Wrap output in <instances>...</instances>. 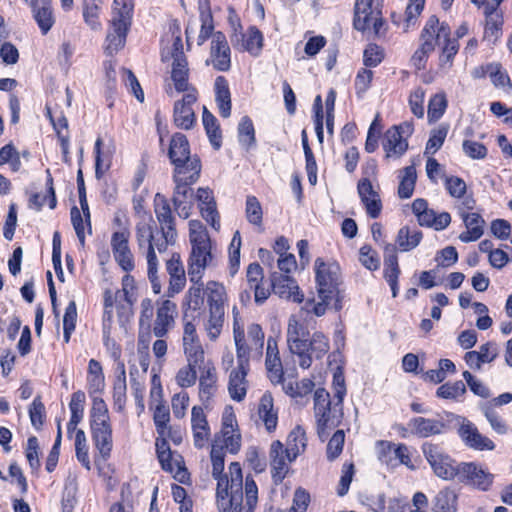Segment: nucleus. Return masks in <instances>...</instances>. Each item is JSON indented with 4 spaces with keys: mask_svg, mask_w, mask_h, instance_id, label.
<instances>
[{
    "mask_svg": "<svg viewBox=\"0 0 512 512\" xmlns=\"http://www.w3.org/2000/svg\"><path fill=\"white\" fill-rule=\"evenodd\" d=\"M169 157L175 166L178 179L199 178L200 160L196 156H190L189 142L184 134L176 133L172 136Z\"/></svg>",
    "mask_w": 512,
    "mask_h": 512,
    "instance_id": "nucleus-7",
    "label": "nucleus"
},
{
    "mask_svg": "<svg viewBox=\"0 0 512 512\" xmlns=\"http://www.w3.org/2000/svg\"><path fill=\"white\" fill-rule=\"evenodd\" d=\"M239 142L246 147H250L255 142V131L251 119L243 117L238 125Z\"/></svg>",
    "mask_w": 512,
    "mask_h": 512,
    "instance_id": "nucleus-64",
    "label": "nucleus"
},
{
    "mask_svg": "<svg viewBox=\"0 0 512 512\" xmlns=\"http://www.w3.org/2000/svg\"><path fill=\"white\" fill-rule=\"evenodd\" d=\"M166 270L170 277V288H181L185 286L187 277L180 255L174 253L166 263Z\"/></svg>",
    "mask_w": 512,
    "mask_h": 512,
    "instance_id": "nucleus-45",
    "label": "nucleus"
},
{
    "mask_svg": "<svg viewBox=\"0 0 512 512\" xmlns=\"http://www.w3.org/2000/svg\"><path fill=\"white\" fill-rule=\"evenodd\" d=\"M281 298L304 303L303 309L316 316H322L328 309L342 308L343 296L340 290H281Z\"/></svg>",
    "mask_w": 512,
    "mask_h": 512,
    "instance_id": "nucleus-4",
    "label": "nucleus"
},
{
    "mask_svg": "<svg viewBox=\"0 0 512 512\" xmlns=\"http://www.w3.org/2000/svg\"><path fill=\"white\" fill-rule=\"evenodd\" d=\"M458 435L466 447L475 451H492L495 443L480 433L478 428L469 420L463 419L458 428Z\"/></svg>",
    "mask_w": 512,
    "mask_h": 512,
    "instance_id": "nucleus-21",
    "label": "nucleus"
},
{
    "mask_svg": "<svg viewBox=\"0 0 512 512\" xmlns=\"http://www.w3.org/2000/svg\"><path fill=\"white\" fill-rule=\"evenodd\" d=\"M279 270L283 273L281 278L283 284L280 288H299L297 282L292 277V273L297 270V261L293 254L284 255L278 258L277 261Z\"/></svg>",
    "mask_w": 512,
    "mask_h": 512,
    "instance_id": "nucleus-46",
    "label": "nucleus"
},
{
    "mask_svg": "<svg viewBox=\"0 0 512 512\" xmlns=\"http://www.w3.org/2000/svg\"><path fill=\"white\" fill-rule=\"evenodd\" d=\"M24 2L31 7L34 19L41 32L46 34L54 24L51 0H28Z\"/></svg>",
    "mask_w": 512,
    "mask_h": 512,
    "instance_id": "nucleus-33",
    "label": "nucleus"
},
{
    "mask_svg": "<svg viewBox=\"0 0 512 512\" xmlns=\"http://www.w3.org/2000/svg\"><path fill=\"white\" fill-rule=\"evenodd\" d=\"M191 252L188 258V279L193 286H204L205 270L213 265L214 255L210 236L205 226L197 220L189 222Z\"/></svg>",
    "mask_w": 512,
    "mask_h": 512,
    "instance_id": "nucleus-3",
    "label": "nucleus"
},
{
    "mask_svg": "<svg viewBox=\"0 0 512 512\" xmlns=\"http://www.w3.org/2000/svg\"><path fill=\"white\" fill-rule=\"evenodd\" d=\"M215 100L222 117L227 118L231 114V95L228 83L223 76L215 80Z\"/></svg>",
    "mask_w": 512,
    "mask_h": 512,
    "instance_id": "nucleus-42",
    "label": "nucleus"
},
{
    "mask_svg": "<svg viewBox=\"0 0 512 512\" xmlns=\"http://www.w3.org/2000/svg\"><path fill=\"white\" fill-rule=\"evenodd\" d=\"M182 347L187 362L203 363L205 352L197 333L196 325L184 316Z\"/></svg>",
    "mask_w": 512,
    "mask_h": 512,
    "instance_id": "nucleus-17",
    "label": "nucleus"
},
{
    "mask_svg": "<svg viewBox=\"0 0 512 512\" xmlns=\"http://www.w3.org/2000/svg\"><path fill=\"white\" fill-rule=\"evenodd\" d=\"M433 512H456L457 494L450 488L440 490L432 500Z\"/></svg>",
    "mask_w": 512,
    "mask_h": 512,
    "instance_id": "nucleus-43",
    "label": "nucleus"
},
{
    "mask_svg": "<svg viewBox=\"0 0 512 512\" xmlns=\"http://www.w3.org/2000/svg\"><path fill=\"white\" fill-rule=\"evenodd\" d=\"M458 481L481 491H488L494 481V475L477 462H460Z\"/></svg>",
    "mask_w": 512,
    "mask_h": 512,
    "instance_id": "nucleus-15",
    "label": "nucleus"
},
{
    "mask_svg": "<svg viewBox=\"0 0 512 512\" xmlns=\"http://www.w3.org/2000/svg\"><path fill=\"white\" fill-rule=\"evenodd\" d=\"M398 196L408 199L413 195L417 173L413 165L407 166L399 172Z\"/></svg>",
    "mask_w": 512,
    "mask_h": 512,
    "instance_id": "nucleus-47",
    "label": "nucleus"
},
{
    "mask_svg": "<svg viewBox=\"0 0 512 512\" xmlns=\"http://www.w3.org/2000/svg\"><path fill=\"white\" fill-rule=\"evenodd\" d=\"M217 392V373L212 365H206L201 369L199 378V398L204 404H208Z\"/></svg>",
    "mask_w": 512,
    "mask_h": 512,
    "instance_id": "nucleus-36",
    "label": "nucleus"
},
{
    "mask_svg": "<svg viewBox=\"0 0 512 512\" xmlns=\"http://www.w3.org/2000/svg\"><path fill=\"white\" fill-rule=\"evenodd\" d=\"M485 28L483 39L495 43L502 35V26L504 23L502 12L484 14Z\"/></svg>",
    "mask_w": 512,
    "mask_h": 512,
    "instance_id": "nucleus-48",
    "label": "nucleus"
},
{
    "mask_svg": "<svg viewBox=\"0 0 512 512\" xmlns=\"http://www.w3.org/2000/svg\"><path fill=\"white\" fill-rule=\"evenodd\" d=\"M485 418L489 422L491 428L499 435L507 434L509 427L506 421L489 405L482 407Z\"/></svg>",
    "mask_w": 512,
    "mask_h": 512,
    "instance_id": "nucleus-61",
    "label": "nucleus"
},
{
    "mask_svg": "<svg viewBox=\"0 0 512 512\" xmlns=\"http://www.w3.org/2000/svg\"><path fill=\"white\" fill-rule=\"evenodd\" d=\"M265 365L270 380L273 383H279L283 377V367L279 356L277 341L272 337L267 339Z\"/></svg>",
    "mask_w": 512,
    "mask_h": 512,
    "instance_id": "nucleus-34",
    "label": "nucleus"
},
{
    "mask_svg": "<svg viewBox=\"0 0 512 512\" xmlns=\"http://www.w3.org/2000/svg\"><path fill=\"white\" fill-rule=\"evenodd\" d=\"M86 396L83 391H76L72 394L71 400L69 403V409L71 412L72 424H79L84 417V408H85Z\"/></svg>",
    "mask_w": 512,
    "mask_h": 512,
    "instance_id": "nucleus-59",
    "label": "nucleus"
},
{
    "mask_svg": "<svg viewBox=\"0 0 512 512\" xmlns=\"http://www.w3.org/2000/svg\"><path fill=\"white\" fill-rule=\"evenodd\" d=\"M131 20L132 18L124 16L119 12L111 13L109 30L105 41V51L107 54L113 55L125 46Z\"/></svg>",
    "mask_w": 512,
    "mask_h": 512,
    "instance_id": "nucleus-16",
    "label": "nucleus"
},
{
    "mask_svg": "<svg viewBox=\"0 0 512 512\" xmlns=\"http://www.w3.org/2000/svg\"><path fill=\"white\" fill-rule=\"evenodd\" d=\"M155 203V214L162 234L171 241L176 229L170 206L164 198H156Z\"/></svg>",
    "mask_w": 512,
    "mask_h": 512,
    "instance_id": "nucleus-40",
    "label": "nucleus"
},
{
    "mask_svg": "<svg viewBox=\"0 0 512 512\" xmlns=\"http://www.w3.org/2000/svg\"><path fill=\"white\" fill-rule=\"evenodd\" d=\"M224 451L221 449L211 448L210 458L212 463V476L217 480V486L219 480L227 479L230 480V472L224 473Z\"/></svg>",
    "mask_w": 512,
    "mask_h": 512,
    "instance_id": "nucleus-60",
    "label": "nucleus"
},
{
    "mask_svg": "<svg viewBox=\"0 0 512 512\" xmlns=\"http://www.w3.org/2000/svg\"><path fill=\"white\" fill-rule=\"evenodd\" d=\"M450 33L449 25L446 22H440L435 15H432L425 23L421 40L430 42L435 47L436 44L440 45L442 41L448 40Z\"/></svg>",
    "mask_w": 512,
    "mask_h": 512,
    "instance_id": "nucleus-31",
    "label": "nucleus"
},
{
    "mask_svg": "<svg viewBox=\"0 0 512 512\" xmlns=\"http://www.w3.org/2000/svg\"><path fill=\"white\" fill-rule=\"evenodd\" d=\"M75 452L77 460L86 468L90 469V459L88 455V445L85 432L77 430L75 435Z\"/></svg>",
    "mask_w": 512,
    "mask_h": 512,
    "instance_id": "nucleus-62",
    "label": "nucleus"
},
{
    "mask_svg": "<svg viewBox=\"0 0 512 512\" xmlns=\"http://www.w3.org/2000/svg\"><path fill=\"white\" fill-rule=\"evenodd\" d=\"M90 427L95 447L103 459L109 458L113 446L111 423Z\"/></svg>",
    "mask_w": 512,
    "mask_h": 512,
    "instance_id": "nucleus-37",
    "label": "nucleus"
},
{
    "mask_svg": "<svg viewBox=\"0 0 512 512\" xmlns=\"http://www.w3.org/2000/svg\"><path fill=\"white\" fill-rule=\"evenodd\" d=\"M463 221L466 231L459 235V239L464 243L478 240L483 235L484 220L477 213H467L463 215Z\"/></svg>",
    "mask_w": 512,
    "mask_h": 512,
    "instance_id": "nucleus-41",
    "label": "nucleus"
},
{
    "mask_svg": "<svg viewBox=\"0 0 512 512\" xmlns=\"http://www.w3.org/2000/svg\"><path fill=\"white\" fill-rule=\"evenodd\" d=\"M422 452L436 477L445 481L458 478L460 463L454 460L443 448L436 444L425 443L422 446Z\"/></svg>",
    "mask_w": 512,
    "mask_h": 512,
    "instance_id": "nucleus-10",
    "label": "nucleus"
},
{
    "mask_svg": "<svg viewBox=\"0 0 512 512\" xmlns=\"http://www.w3.org/2000/svg\"><path fill=\"white\" fill-rule=\"evenodd\" d=\"M311 358L322 359L330 350L329 338L322 332L316 331L308 340Z\"/></svg>",
    "mask_w": 512,
    "mask_h": 512,
    "instance_id": "nucleus-51",
    "label": "nucleus"
},
{
    "mask_svg": "<svg viewBox=\"0 0 512 512\" xmlns=\"http://www.w3.org/2000/svg\"><path fill=\"white\" fill-rule=\"evenodd\" d=\"M154 312V301L151 298H144L141 301V313L139 318L140 333L138 337V349L148 348L149 334L161 338L165 336L175 325L177 316L176 304L168 299L159 303L156 311V318L151 324Z\"/></svg>",
    "mask_w": 512,
    "mask_h": 512,
    "instance_id": "nucleus-2",
    "label": "nucleus"
},
{
    "mask_svg": "<svg viewBox=\"0 0 512 512\" xmlns=\"http://www.w3.org/2000/svg\"><path fill=\"white\" fill-rule=\"evenodd\" d=\"M102 5L90 1L83 2V19L91 30L100 31L102 29V24L99 20Z\"/></svg>",
    "mask_w": 512,
    "mask_h": 512,
    "instance_id": "nucleus-57",
    "label": "nucleus"
},
{
    "mask_svg": "<svg viewBox=\"0 0 512 512\" xmlns=\"http://www.w3.org/2000/svg\"><path fill=\"white\" fill-rule=\"evenodd\" d=\"M357 191L367 214L371 218H377L381 213L382 203L371 181L368 178L361 179L358 183Z\"/></svg>",
    "mask_w": 512,
    "mask_h": 512,
    "instance_id": "nucleus-29",
    "label": "nucleus"
},
{
    "mask_svg": "<svg viewBox=\"0 0 512 512\" xmlns=\"http://www.w3.org/2000/svg\"><path fill=\"white\" fill-rule=\"evenodd\" d=\"M307 446V438L304 429L301 426H296L288 435L286 448L288 455L292 459H296L303 453Z\"/></svg>",
    "mask_w": 512,
    "mask_h": 512,
    "instance_id": "nucleus-44",
    "label": "nucleus"
},
{
    "mask_svg": "<svg viewBox=\"0 0 512 512\" xmlns=\"http://www.w3.org/2000/svg\"><path fill=\"white\" fill-rule=\"evenodd\" d=\"M447 107V100L444 93L435 94L428 104V119L436 121L442 117Z\"/></svg>",
    "mask_w": 512,
    "mask_h": 512,
    "instance_id": "nucleus-63",
    "label": "nucleus"
},
{
    "mask_svg": "<svg viewBox=\"0 0 512 512\" xmlns=\"http://www.w3.org/2000/svg\"><path fill=\"white\" fill-rule=\"evenodd\" d=\"M248 370L249 366L242 367L240 364H237V367L231 371L228 390L233 400L242 401L245 398L247 392L246 375Z\"/></svg>",
    "mask_w": 512,
    "mask_h": 512,
    "instance_id": "nucleus-39",
    "label": "nucleus"
},
{
    "mask_svg": "<svg viewBox=\"0 0 512 512\" xmlns=\"http://www.w3.org/2000/svg\"><path fill=\"white\" fill-rule=\"evenodd\" d=\"M136 290H107L104 297L105 313L110 317L115 308L119 316L130 314L137 299Z\"/></svg>",
    "mask_w": 512,
    "mask_h": 512,
    "instance_id": "nucleus-23",
    "label": "nucleus"
},
{
    "mask_svg": "<svg viewBox=\"0 0 512 512\" xmlns=\"http://www.w3.org/2000/svg\"><path fill=\"white\" fill-rule=\"evenodd\" d=\"M224 295L219 290L208 293V312L203 318L202 328L210 342H216L225 325Z\"/></svg>",
    "mask_w": 512,
    "mask_h": 512,
    "instance_id": "nucleus-11",
    "label": "nucleus"
},
{
    "mask_svg": "<svg viewBox=\"0 0 512 512\" xmlns=\"http://www.w3.org/2000/svg\"><path fill=\"white\" fill-rule=\"evenodd\" d=\"M336 404L331 407L330 396L324 389H317L314 393V415L319 438L325 440L329 434L340 425L342 420L341 408Z\"/></svg>",
    "mask_w": 512,
    "mask_h": 512,
    "instance_id": "nucleus-8",
    "label": "nucleus"
},
{
    "mask_svg": "<svg viewBox=\"0 0 512 512\" xmlns=\"http://www.w3.org/2000/svg\"><path fill=\"white\" fill-rule=\"evenodd\" d=\"M130 232L112 233L111 248L116 262L124 271L134 269V257L129 247Z\"/></svg>",
    "mask_w": 512,
    "mask_h": 512,
    "instance_id": "nucleus-26",
    "label": "nucleus"
},
{
    "mask_svg": "<svg viewBox=\"0 0 512 512\" xmlns=\"http://www.w3.org/2000/svg\"><path fill=\"white\" fill-rule=\"evenodd\" d=\"M315 279L321 288H337L342 284V273L338 263L317 258L314 262Z\"/></svg>",
    "mask_w": 512,
    "mask_h": 512,
    "instance_id": "nucleus-24",
    "label": "nucleus"
},
{
    "mask_svg": "<svg viewBox=\"0 0 512 512\" xmlns=\"http://www.w3.org/2000/svg\"><path fill=\"white\" fill-rule=\"evenodd\" d=\"M354 28L362 32L381 33L383 19L381 12L372 7V0H356L354 6Z\"/></svg>",
    "mask_w": 512,
    "mask_h": 512,
    "instance_id": "nucleus-13",
    "label": "nucleus"
},
{
    "mask_svg": "<svg viewBox=\"0 0 512 512\" xmlns=\"http://www.w3.org/2000/svg\"><path fill=\"white\" fill-rule=\"evenodd\" d=\"M174 53L173 62H172V71H171V80L173 82L174 88L177 92H186L188 93L191 90H195L191 88L188 83V63L185 55L183 54L182 41L179 36L175 37L174 43Z\"/></svg>",
    "mask_w": 512,
    "mask_h": 512,
    "instance_id": "nucleus-18",
    "label": "nucleus"
},
{
    "mask_svg": "<svg viewBox=\"0 0 512 512\" xmlns=\"http://www.w3.org/2000/svg\"><path fill=\"white\" fill-rule=\"evenodd\" d=\"M230 480L221 479L216 488V502L220 512H254L258 503V487L247 476L243 483L242 469L238 462L229 465Z\"/></svg>",
    "mask_w": 512,
    "mask_h": 512,
    "instance_id": "nucleus-1",
    "label": "nucleus"
},
{
    "mask_svg": "<svg viewBox=\"0 0 512 512\" xmlns=\"http://www.w3.org/2000/svg\"><path fill=\"white\" fill-rule=\"evenodd\" d=\"M191 430L193 443L196 448H203L207 445L211 429L201 406H194L191 410Z\"/></svg>",
    "mask_w": 512,
    "mask_h": 512,
    "instance_id": "nucleus-28",
    "label": "nucleus"
},
{
    "mask_svg": "<svg viewBox=\"0 0 512 512\" xmlns=\"http://www.w3.org/2000/svg\"><path fill=\"white\" fill-rule=\"evenodd\" d=\"M198 179H178L177 171L174 173V181L176 183L174 195H173V203L178 215L184 219H187L193 207V191L190 188V185L196 182Z\"/></svg>",
    "mask_w": 512,
    "mask_h": 512,
    "instance_id": "nucleus-22",
    "label": "nucleus"
},
{
    "mask_svg": "<svg viewBox=\"0 0 512 512\" xmlns=\"http://www.w3.org/2000/svg\"><path fill=\"white\" fill-rule=\"evenodd\" d=\"M264 332L259 324L252 323L248 326L247 337L239 320L233 321V339L236 348L237 364L242 367L249 366L251 359H260L264 347Z\"/></svg>",
    "mask_w": 512,
    "mask_h": 512,
    "instance_id": "nucleus-5",
    "label": "nucleus"
},
{
    "mask_svg": "<svg viewBox=\"0 0 512 512\" xmlns=\"http://www.w3.org/2000/svg\"><path fill=\"white\" fill-rule=\"evenodd\" d=\"M196 200L198 201L200 213L205 221L215 230H219V214L212 191L208 188H199L197 190Z\"/></svg>",
    "mask_w": 512,
    "mask_h": 512,
    "instance_id": "nucleus-30",
    "label": "nucleus"
},
{
    "mask_svg": "<svg viewBox=\"0 0 512 512\" xmlns=\"http://www.w3.org/2000/svg\"><path fill=\"white\" fill-rule=\"evenodd\" d=\"M162 388L156 375L153 377V387L151 389L152 404H154L153 420L157 434L160 436H170L171 428L168 426L170 421V412L168 407L161 400Z\"/></svg>",
    "mask_w": 512,
    "mask_h": 512,
    "instance_id": "nucleus-20",
    "label": "nucleus"
},
{
    "mask_svg": "<svg viewBox=\"0 0 512 512\" xmlns=\"http://www.w3.org/2000/svg\"><path fill=\"white\" fill-rule=\"evenodd\" d=\"M309 335L310 332L303 314H292L287 322L286 341L289 351L294 357V362L303 369H308L312 365L308 348Z\"/></svg>",
    "mask_w": 512,
    "mask_h": 512,
    "instance_id": "nucleus-6",
    "label": "nucleus"
},
{
    "mask_svg": "<svg viewBox=\"0 0 512 512\" xmlns=\"http://www.w3.org/2000/svg\"><path fill=\"white\" fill-rule=\"evenodd\" d=\"M257 414L266 431L274 432L278 423V412L274 409L273 397L270 393H265L260 398Z\"/></svg>",
    "mask_w": 512,
    "mask_h": 512,
    "instance_id": "nucleus-35",
    "label": "nucleus"
},
{
    "mask_svg": "<svg viewBox=\"0 0 512 512\" xmlns=\"http://www.w3.org/2000/svg\"><path fill=\"white\" fill-rule=\"evenodd\" d=\"M449 131V126L447 124H440L437 128L433 129L430 134V138L426 144L425 154H434L436 153L441 146L443 145L447 134Z\"/></svg>",
    "mask_w": 512,
    "mask_h": 512,
    "instance_id": "nucleus-58",
    "label": "nucleus"
},
{
    "mask_svg": "<svg viewBox=\"0 0 512 512\" xmlns=\"http://www.w3.org/2000/svg\"><path fill=\"white\" fill-rule=\"evenodd\" d=\"M202 121L212 145L218 149L221 142V132L218 121L206 107H203Z\"/></svg>",
    "mask_w": 512,
    "mask_h": 512,
    "instance_id": "nucleus-53",
    "label": "nucleus"
},
{
    "mask_svg": "<svg viewBox=\"0 0 512 512\" xmlns=\"http://www.w3.org/2000/svg\"><path fill=\"white\" fill-rule=\"evenodd\" d=\"M422 234L418 230L402 227L397 235V244L403 251H410L419 245Z\"/></svg>",
    "mask_w": 512,
    "mask_h": 512,
    "instance_id": "nucleus-55",
    "label": "nucleus"
},
{
    "mask_svg": "<svg viewBox=\"0 0 512 512\" xmlns=\"http://www.w3.org/2000/svg\"><path fill=\"white\" fill-rule=\"evenodd\" d=\"M197 100L196 90L186 93L182 100L174 105V123L181 129H190L195 123V113L192 105Z\"/></svg>",
    "mask_w": 512,
    "mask_h": 512,
    "instance_id": "nucleus-27",
    "label": "nucleus"
},
{
    "mask_svg": "<svg viewBox=\"0 0 512 512\" xmlns=\"http://www.w3.org/2000/svg\"><path fill=\"white\" fill-rule=\"evenodd\" d=\"M154 221L151 215L144 213L136 225V239L140 249L146 248L148 277L153 288H160L157 278L158 260L154 251Z\"/></svg>",
    "mask_w": 512,
    "mask_h": 512,
    "instance_id": "nucleus-9",
    "label": "nucleus"
},
{
    "mask_svg": "<svg viewBox=\"0 0 512 512\" xmlns=\"http://www.w3.org/2000/svg\"><path fill=\"white\" fill-rule=\"evenodd\" d=\"M212 447L222 451L225 449L232 454H236L240 450L241 434L231 406H226L222 413L221 430L215 434Z\"/></svg>",
    "mask_w": 512,
    "mask_h": 512,
    "instance_id": "nucleus-12",
    "label": "nucleus"
},
{
    "mask_svg": "<svg viewBox=\"0 0 512 512\" xmlns=\"http://www.w3.org/2000/svg\"><path fill=\"white\" fill-rule=\"evenodd\" d=\"M207 65H212L218 71H228L231 67V50L225 34L216 31L210 43Z\"/></svg>",
    "mask_w": 512,
    "mask_h": 512,
    "instance_id": "nucleus-19",
    "label": "nucleus"
},
{
    "mask_svg": "<svg viewBox=\"0 0 512 512\" xmlns=\"http://www.w3.org/2000/svg\"><path fill=\"white\" fill-rule=\"evenodd\" d=\"M382 147L386 158L398 159L408 149V142L396 128H389L383 137Z\"/></svg>",
    "mask_w": 512,
    "mask_h": 512,
    "instance_id": "nucleus-32",
    "label": "nucleus"
},
{
    "mask_svg": "<svg viewBox=\"0 0 512 512\" xmlns=\"http://www.w3.org/2000/svg\"><path fill=\"white\" fill-rule=\"evenodd\" d=\"M314 386V382L308 378L301 381H283V389L291 397H304L312 392Z\"/></svg>",
    "mask_w": 512,
    "mask_h": 512,
    "instance_id": "nucleus-54",
    "label": "nucleus"
},
{
    "mask_svg": "<svg viewBox=\"0 0 512 512\" xmlns=\"http://www.w3.org/2000/svg\"><path fill=\"white\" fill-rule=\"evenodd\" d=\"M202 363L187 362L185 366L180 368L175 375V381L181 388L193 386L197 380L196 368L201 367Z\"/></svg>",
    "mask_w": 512,
    "mask_h": 512,
    "instance_id": "nucleus-56",
    "label": "nucleus"
},
{
    "mask_svg": "<svg viewBox=\"0 0 512 512\" xmlns=\"http://www.w3.org/2000/svg\"><path fill=\"white\" fill-rule=\"evenodd\" d=\"M270 466L273 481L279 484L289 472V465L295 459L289 457L281 441L275 440L270 446Z\"/></svg>",
    "mask_w": 512,
    "mask_h": 512,
    "instance_id": "nucleus-25",
    "label": "nucleus"
},
{
    "mask_svg": "<svg viewBox=\"0 0 512 512\" xmlns=\"http://www.w3.org/2000/svg\"><path fill=\"white\" fill-rule=\"evenodd\" d=\"M161 467L170 473H174V478L181 483H185L189 476L185 468L181 466V457L174 456L173 453L167 452L163 458H158Z\"/></svg>",
    "mask_w": 512,
    "mask_h": 512,
    "instance_id": "nucleus-49",
    "label": "nucleus"
},
{
    "mask_svg": "<svg viewBox=\"0 0 512 512\" xmlns=\"http://www.w3.org/2000/svg\"><path fill=\"white\" fill-rule=\"evenodd\" d=\"M88 389L90 394H95L104 389L105 378L101 364L91 359L88 364V375H87Z\"/></svg>",
    "mask_w": 512,
    "mask_h": 512,
    "instance_id": "nucleus-50",
    "label": "nucleus"
},
{
    "mask_svg": "<svg viewBox=\"0 0 512 512\" xmlns=\"http://www.w3.org/2000/svg\"><path fill=\"white\" fill-rule=\"evenodd\" d=\"M232 33L230 36L234 48L240 51H246L252 56H259L263 48V35L261 31L255 27L250 26L244 33L240 21L231 20Z\"/></svg>",
    "mask_w": 512,
    "mask_h": 512,
    "instance_id": "nucleus-14",
    "label": "nucleus"
},
{
    "mask_svg": "<svg viewBox=\"0 0 512 512\" xmlns=\"http://www.w3.org/2000/svg\"><path fill=\"white\" fill-rule=\"evenodd\" d=\"M410 431L419 437H429L441 434L445 430V424L438 419L415 417L408 424Z\"/></svg>",
    "mask_w": 512,
    "mask_h": 512,
    "instance_id": "nucleus-38",
    "label": "nucleus"
},
{
    "mask_svg": "<svg viewBox=\"0 0 512 512\" xmlns=\"http://www.w3.org/2000/svg\"><path fill=\"white\" fill-rule=\"evenodd\" d=\"M109 423L110 416L106 403L101 397L93 396L92 407L90 410V426Z\"/></svg>",
    "mask_w": 512,
    "mask_h": 512,
    "instance_id": "nucleus-52",
    "label": "nucleus"
}]
</instances>
